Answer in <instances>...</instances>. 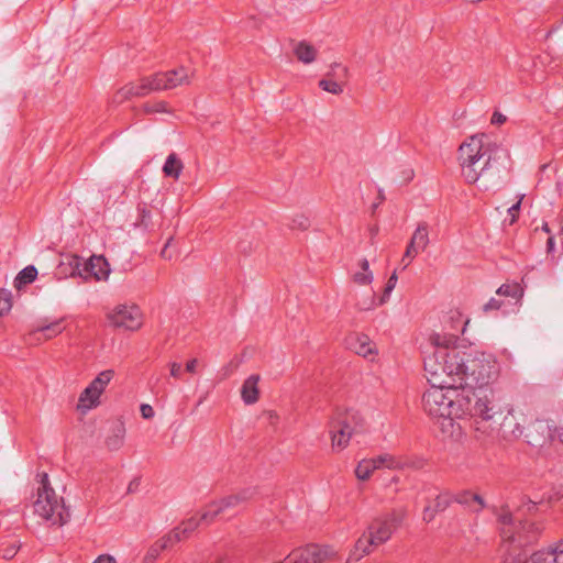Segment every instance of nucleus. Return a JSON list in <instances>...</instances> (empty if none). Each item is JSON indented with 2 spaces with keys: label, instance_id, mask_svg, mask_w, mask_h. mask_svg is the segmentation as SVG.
<instances>
[{
  "label": "nucleus",
  "instance_id": "1",
  "mask_svg": "<svg viewBox=\"0 0 563 563\" xmlns=\"http://www.w3.org/2000/svg\"><path fill=\"white\" fill-rule=\"evenodd\" d=\"M467 321H463L457 314L456 324L451 325L454 333L441 335L435 333L431 335V342L434 345V352L424 357V366L433 375L449 374L446 380L434 379L438 384H450L462 390L483 389L494 383L500 372L497 360L485 353L471 356L466 352L452 346L455 344L459 333L464 332Z\"/></svg>",
  "mask_w": 563,
  "mask_h": 563
},
{
  "label": "nucleus",
  "instance_id": "2",
  "mask_svg": "<svg viewBox=\"0 0 563 563\" xmlns=\"http://www.w3.org/2000/svg\"><path fill=\"white\" fill-rule=\"evenodd\" d=\"M426 377L431 387L422 396V406L428 416L435 420L444 437H454L460 434L461 426L456 423L457 419H463V409H461L459 387L450 384H438L433 379L446 380L449 374L433 375L423 365Z\"/></svg>",
  "mask_w": 563,
  "mask_h": 563
},
{
  "label": "nucleus",
  "instance_id": "3",
  "mask_svg": "<svg viewBox=\"0 0 563 563\" xmlns=\"http://www.w3.org/2000/svg\"><path fill=\"white\" fill-rule=\"evenodd\" d=\"M536 509L537 503L527 499L514 514L504 511L499 515L500 537L504 542L503 563L526 562L525 548L538 541L543 527L540 522L522 519V516Z\"/></svg>",
  "mask_w": 563,
  "mask_h": 563
},
{
  "label": "nucleus",
  "instance_id": "4",
  "mask_svg": "<svg viewBox=\"0 0 563 563\" xmlns=\"http://www.w3.org/2000/svg\"><path fill=\"white\" fill-rule=\"evenodd\" d=\"M508 159L507 150L492 142L486 134L473 135L459 147L462 175L468 184H475L481 176L493 168L498 169L497 165H504Z\"/></svg>",
  "mask_w": 563,
  "mask_h": 563
},
{
  "label": "nucleus",
  "instance_id": "5",
  "mask_svg": "<svg viewBox=\"0 0 563 563\" xmlns=\"http://www.w3.org/2000/svg\"><path fill=\"white\" fill-rule=\"evenodd\" d=\"M37 488V497L33 503L34 512L52 525L64 526L70 519V511L65 506L64 499L57 497L55 490L51 486L48 475L42 473Z\"/></svg>",
  "mask_w": 563,
  "mask_h": 563
},
{
  "label": "nucleus",
  "instance_id": "6",
  "mask_svg": "<svg viewBox=\"0 0 563 563\" xmlns=\"http://www.w3.org/2000/svg\"><path fill=\"white\" fill-rule=\"evenodd\" d=\"M460 402L464 411L463 418L468 416L476 420L489 421L501 413L500 407L494 400L493 391L487 388L463 390Z\"/></svg>",
  "mask_w": 563,
  "mask_h": 563
},
{
  "label": "nucleus",
  "instance_id": "7",
  "mask_svg": "<svg viewBox=\"0 0 563 563\" xmlns=\"http://www.w3.org/2000/svg\"><path fill=\"white\" fill-rule=\"evenodd\" d=\"M364 422L357 410L338 408L331 422L332 446L344 449L354 433L363 431Z\"/></svg>",
  "mask_w": 563,
  "mask_h": 563
},
{
  "label": "nucleus",
  "instance_id": "8",
  "mask_svg": "<svg viewBox=\"0 0 563 563\" xmlns=\"http://www.w3.org/2000/svg\"><path fill=\"white\" fill-rule=\"evenodd\" d=\"M406 517V510L394 509L390 512L375 518L367 528L374 541L380 545L387 542L393 533L400 527Z\"/></svg>",
  "mask_w": 563,
  "mask_h": 563
},
{
  "label": "nucleus",
  "instance_id": "9",
  "mask_svg": "<svg viewBox=\"0 0 563 563\" xmlns=\"http://www.w3.org/2000/svg\"><path fill=\"white\" fill-rule=\"evenodd\" d=\"M498 298H490L487 303L484 305V311L499 310L504 312L514 311L515 308L520 303L523 296V288L521 284H501L496 290Z\"/></svg>",
  "mask_w": 563,
  "mask_h": 563
},
{
  "label": "nucleus",
  "instance_id": "10",
  "mask_svg": "<svg viewBox=\"0 0 563 563\" xmlns=\"http://www.w3.org/2000/svg\"><path fill=\"white\" fill-rule=\"evenodd\" d=\"M107 317L110 324L114 328L135 331L142 325L141 312L135 305H119Z\"/></svg>",
  "mask_w": 563,
  "mask_h": 563
},
{
  "label": "nucleus",
  "instance_id": "11",
  "mask_svg": "<svg viewBox=\"0 0 563 563\" xmlns=\"http://www.w3.org/2000/svg\"><path fill=\"white\" fill-rule=\"evenodd\" d=\"M155 76L142 77L139 82H129L121 87L113 96L112 103L120 104L134 97H145L151 92L158 91L155 85Z\"/></svg>",
  "mask_w": 563,
  "mask_h": 563
},
{
  "label": "nucleus",
  "instance_id": "12",
  "mask_svg": "<svg viewBox=\"0 0 563 563\" xmlns=\"http://www.w3.org/2000/svg\"><path fill=\"white\" fill-rule=\"evenodd\" d=\"M80 274L84 280L95 278L96 282L106 280L111 272L110 264L103 255H91L84 260L80 256Z\"/></svg>",
  "mask_w": 563,
  "mask_h": 563
},
{
  "label": "nucleus",
  "instance_id": "13",
  "mask_svg": "<svg viewBox=\"0 0 563 563\" xmlns=\"http://www.w3.org/2000/svg\"><path fill=\"white\" fill-rule=\"evenodd\" d=\"M527 443L533 448H542L553 439V430L545 420H536L531 422L525 432Z\"/></svg>",
  "mask_w": 563,
  "mask_h": 563
},
{
  "label": "nucleus",
  "instance_id": "14",
  "mask_svg": "<svg viewBox=\"0 0 563 563\" xmlns=\"http://www.w3.org/2000/svg\"><path fill=\"white\" fill-rule=\"evenodd\" d=\"M329 555V549L318 544H309L296 549L287 555L289 563H322Z\"/></svg>",
  "mask_w": 563,
  "mask_h": 563
},
{
  "label": "nucleus",
  "instance_id": "15",
  "mask_svg": "<svg viewBox=\"0 0 563 563\" xmlns=\"http://www.w3.org/2000/svg\"><path fill=\"white\" fill-rule=\"evenodd\" d=\"M155 76V85L158 91L173 89L185 82H188V70L184 66H179L168 71H158Z\"/></svg>",
  "mask_w": 563,
  "mask_h": 563
},
{
  "label": "nucleus",
  "instance_id": "16",
  "mask_svg": "<svg viewBox=\"0 0 563 563\" xmlns=\"http://www.w3.org/2000/svg\"><path fill=\"white\" fill-rule=\"evenodd\" d=\"M453 504V493L449 489L439 492L432 503H428L422 511V520L427 523L434 520L435 516L445 511Z\"/></svg>",
  "mask_w": 563,
  "mask_h": 563
},
{
  "label": "nucleus",
  "instance_id": "17",
  "mask_svg": "<svg viewBox=\"0 0 563 563\" xmlns=\"http://www.w3.org/2000/svg\"><path fill=\"white\" fill-rule=\"evenodd\" d=\"M80 256L77 254H68L57 265L54 275L57 279H67L79 277L80 274Z\"/></svg>",
  "mask_w": 563,
  "mask_h": 563
},
{
  "label": "nucleus",
  "instance_id": "18",
  "mask_svg": "<svg viewBox=\"0 0 563 563\" xmlns=\"http://www.w3.org/2000/svg\"><path fill=\"white\" fill-rule=\"evenodd\" d=\"M395 285L396 284H374V287H371V302L368 305L366 302L360 303L362 309L368 310L374 306H382L386 303L395 288Z\"/></svg>",
  "mask_w": 563,
  "mask_h": 563
},
{
  "label": "nucleus",
  "instance_id": "19",
  "mask_svg": "<svg viewBox=\"0 0 563 563\" xmlns=\"http://www.w3.org/2000/svg\"><path fill=\"white\" fill-rule=\"evenodd\" d=\"M346 345L357 355L364 357L374 353L373 344L366 334L352 333L346 338Z\"/></svg>",
  "mask_w": 563,
  "mask_h": 563
},
{
  "label": "nucleus",
  "instance_id": "20",
  "mask_svg": "<svg viewBox=\"0 0 563 563\" xmlns=\"http://www.w3.org/2000/svg\"><path fill=\"white\" fill-rule=\"evenodd\" d=\"M255 495V489L253 488H244L240 492L225 496L218 500L220 507L222 508L223 512H225L229 509L236 508L242 504L247 503L251 500Z\"/></svg>",
  "mask_w": 563,
  "mask_h": 563
},
{
  "label": "nucleus",
  "instance_id": "21",
  "mask_svg": "<svg viewBox=\"0 0 563 563\" xmlns=\"http://www.w3.org/2000/svg\"><path fill=\"white\" fill-rule=\"evenodd\" d=\"M260 379L258 374H253L244 380L241 389V397L244 404L252 405L258 400L260 390L257 384Z\"/></svg>",
  "mask_w": 563,
  "mask_h": 563
},
{
  "label": "nucleus",
  "instance_id": "22",
  "mask_svg": "<svg viewBox=\"0 0 563 563\" xmlns=\"http://www.w3.org/2000/svg\"><path fill=\"white\" fill-rule=\"evenodd\" d=\"M183 168L184 164L181 159L176 153H170L163 165V173L166 177L178 179Z\"/></svg>",
  "mask_w": 563,
  "mask_h": 563
},
{
  "label": "nucleus",
  "instance_id": "23",
  "mask_svg": "<svg viewBox=\"0 0 563 563\" xmlns=\"http://www.w3.org/2000/svg\"><path fill=\"white\" fill-rule=\"evenodd\" d=\"M101 395L97 390L88 385L80 394L78 399V409H91L99 405V398Z\"/></svg>",
  "mask_w": 563,
  "mask_h": 563
},
{
  "label": "nucleus",
  "instance_id": "24",
  "mask_svg": "<svg viewBox=\"0 0 563 563\" xmlns=\"http://www.w3.org/2000/svg\"><path fill=\"white\" fill-rule=\"evenodd\" d=\"M125 428L122 422L117 423L112 430L111 434L106 439V445L111 451L119 450L124 442Z\"/></svg>",
  "mask_w": 563,
  "mask_h": 563
},
{
  "label": "nucleus",
  "instance_id": "25",
  "mask_svg": "<svg viewBox=\"0 0 563 563\" xmlns=\"http://www.w3.org/2000/svg\"><path fill=\"white\" fill-rule=\"evenodd\" d=\"M411 247L416 246L422 252L429 243L428 224L426 222L419 223L416 231L410 239Z\"/></svg>",
  "mask_w": 563,
  "mask_h": 563
},
{
  "label": "nucleus",
  "instance_id": "26",
  "mask_svg": "<svg viewBox=\"0 0 563 563\" xmlns=\"http://www.w3.org/2000/svg\"><path fill=\"white\" fill-rule=\"evenodd\" d=\"M378 544L374 541L369 532L364 533L358 538V540L355 543V552L353 555H355L354 560H360L363 555L368 554L372 550V547H377Z\"/></svg>",
  "mask_w": 563,
  "mask_h": 563
},
{
  "label": "nucleus",
  "instance_id": "27",
  "mask_svg": "<svg viewBox=\"0 0 563 563\" xmlns=\"http://www.w3.org/2000/svg\"><path fill=\"white\" fill-rule=\"evenodd\" d=\"M65 320V318H60L58 320L48 322V323H41L35 329L34 332H42L45 336V339H52L54 336H57L64 331V327L62 325V322Z\"/></svg>",
  "mask_w": 563,
  "mask_h": 563
},
{
  "label": "nucleus",
  "instance_id": "28",
  "mask_svg": "<svg viewBox=\"0 0 563 563\" xmlns=\"http://www.w3.org/2000/svg\"><path fill=\"white\" fill-rule=\"evenodd\" d=\"M137 213L139 218L135 222V227L141 228L145 231L153 230L154 223L152 221V212L147 208L146 203L143 202L137 205Z\"/></svg>",
  "mask_w": 563,
  "mask_h": 563
},
{
  "label": "nucleus",
  "instance_id": "29",
  "mask_svg": "<svg viewBox=\"0 0 563 563\" xmlns=\"http://www.w3.org/2000/svg\"><path fill=\"white\" fill-rule=\"evenodd\" d=\"M295 54L300 62L310 64L316 59L317 51L312 45L300 42L295 49Z\"/></svg>",
  "mask_w": 563,
  "mask_h": 563
},
{
  "label": "nucleus",
  "instance_id": "30",
  "mask_svg": "<svg viewBox=\"0 0 563 563\" xmlns=\"http://www.w3.org/2000/svg\"><path fill=\"white\" fill-rule=\"evenodd\" d=\"M113 377L114 371L106 369L99 373L98 376L89 385L93 387L99 395H101Z\"/></svg>",
  "mask_w": 563,
  "mask_h": 563
},
{
  "label": "nucleus",
  "instance_id": "31",
  "mask_svg": "<svg viewBox=\"0 0 563 563\" xmlns=\"http://www.w3.org/2000/svg\"><path fill=\"white\" fill-rule=\"evenodd\" d=\"M556 561L553 548H551L534 552L529 560L526 558L523 563H556Z\"/></svg>",
  "mask_w": 563,
  "mask_h": 563
},
{
  "label": "nucleus",
  "instance_id": "32",
  "mask_svg": "<svg viewBox=\"0 0 563 563\" xmlns=\"http://www.w3.org/2000/svg\"><path fill=\"white\" fill-rule=\"evenodd\" d=\"M374 470H376V464L372 461V459L363 460L356 466L355 475L358 479L366 481L371 477Z\"/></svg>",
  "mask_w": 563,
  "mask_h": 563
},
{
  "label": "nucleus",
  "instance_id": "33",
  "mask_svg": "<svg viewBox=\"0 0 563 563\" xmlns=\"http://www.w3.org/2000/svg\"><path fill=\"white\" fill-rule=\"evenodd\" d=\"M220 514H223V510L222 508L220 507L219 503L218 501H212L211 504L208 505V508L207 510H205L200 517H199V520L201 522H205L207 525L211 523L216 518L217 516H219Z\"/></svg>",
  "mask_w": 563,
  "mask_h": 563
},
{
  "label": "nucleus",
  "instance_id": "34",
  "mask_svg": "<svg viewBox=\"0 0 563 563\" xmlns=\"http://www.w3.org/2000/svg\"><path fill=\"white\" fill-rule=\"evenodd\" d=\"M37 275V268L34 265H27L16 274L13 282H35Z\"/></svg>",
  "mask_w": 563,
  "mask_h": 563
},
{
  "label": "nucleus",
  "instance_id": "35",
  "mask_svg": "<svg viewBox=\"0 0 563 563\" xmlns=\"http://www.w3.org/2000/svg\"><path fill=\"white\" fill-rule=\"evenodd\" d=\"M373 462L376 464V468L386 466L387 468H398L400 463L390 454H380L374 459Z\"/></svg>",
  "mask_w": 563,
  "mask_h": 563
},
{
  "label": "nucleus",
  "instance_id": "36",
  "mask_svg": "<svg viewBox=\"0 0 563 563\" xmlns=\"http://www.w3.org/2000/svg\"><path fill=\"white\" fill-rule=\"evenodd\" d=\"M472 490L463 489L457 493H453V503H456L470 511H472Z\"/></svg>",
  "mask_w": 563,
  "mask_h": 563
},
{
  "label": "nucleus",
  "instance_id": "37",
  "mask_svg": "<svg viewBox=\"0 0 563 563\" xmlns=\"http://www.w3.org/2000/svg\"><path fill=\"white\" fill-rule=\"evenodd\" d=\"M319 87L323 89L327 92H330L332 95H340L343 92L342 85L333 79L330 78H322L319 81Z\"/></svg>",
  "mask_w": 563,
  "mask_h": 563
},
{
  "label": "nucleus",
  "instance_id": "38",
  "mask_svg": "<svg viewBox=\"0 0 563 563\" xmlns=\"http://www.w3.org/2000/svg\"><path fill=\"white\" fill-rule=\"evenodd\" d=\"M361 268H362V272H356L354 275H353V280L352 282H357V283H361V282H373V274L372 272H369V264H368V261L367 260H362L361 261Z\"/></svg>",
  "mask_w": 563,
  "mask_h": 563
},
{
  "label": "nucleus",
  "instance_id": "39",
  "mask_svg": "<svg viewBox=\"0 0 563 563\" xmlns=\"http://www.w3.org/2000/svg\"><path fill=\"white\" fill-rule=\"evenodd\" d=\"M12 308V295L5 288H0V317L7 314Z\"/></svg>",
  "mask_w": 563,
  "mask_h": 563
},
{
  "label": "nucleus",
  "instance_id": "40",
  "mask_svg": "<svg viewBox=\"0 0 563 563\" xmlns=\"http://www.w3.org/2000/svg\"><path fill=\"white\" fill-rule=\"evenodd\" d=\"M144 112L147 114L151 113H166L168 112V103L166 101H156L153 103L146 102L143 106Z\"/></svg>",
  "mask_w": 563,
  "mask_h": 563
},
{
  "label": "nucleus",
  "instance_id": "41",
  "mask_svg": "<svg viewBox=\"0 0 563 563\" xmlns=\"http://www.w3.org/2000/svg\"><path fill=\"white\" fill-rule=\"evenodd\" d=\"M170 538H162L148 550V555L153 559L157 558L163 550L169 548Z\"/></svg>",
  "mask_w": 563,
  "mask_h": 563
},
{
  "label": "nucleus",
  "instance_id": "42",
  "mask_svg": "<svg viewBox=\"0 0 563 563\" xmlns=\"http://www.w3.org/2000/svg\"><path fill=\"white\" fill-rule=\"evenodd\" d=\"M201 523V521L199 520V518L197 517H191L185 521H183L180 523V527L183 529V534L185 537H189L191 532H194L198 526Z\"/></svg>",
  "mask_w": 563,
  "mask_h": 563
},
{
  "label": "nucleus",
  "instance_id": "43",
  "mask_svg": "<svg viewBox=\"0 0 563 563\" xmlns=\"http://www.w3.org/2000/svg\"><path fill=\"white\" fill-rule=\"evenodd\" d=\"M309 227H310V220L303 214L296 216L291 220V224H289L290 229H292V230L298 229L301 231L307 230Z\"/></svg>",
  "mask_w": 563,
  "mask_h": 563
},
{
  "label": "nucleus",
  "instance_id": "44",
  "mask_svg": "<svg viewBox=\"0 0 563 563\" xmlns=\"http://www.w3.org/2000/svg\"><path fill=\"white\" fill-rule=\"evenodd\" d=\"M472 512L479 514L487 507L485 499L477 493L472 492Z\"/></svg>",
  "mask_w": 563,
  "mask_h": 563
},
{
  "label": "nucleus",
  "instance_id": "45",
  "mask_svg": "<svg viewBox=\"0 0 563 563\" xmlns=\"http://www.w3.org/2000/svg\"><path fill=\"white\" fill-rule=\"evenodd\" d=\"M520 208H521V199L519 201H517L516 203H514L510 208H508V210H507L508 218L505 219L504 222L508 221L509 225L514 224L517 221V219L519 218Z\"/></svg>",
  "mask_w": 563,
  "mask_h": 563
},
{
  "label": "nucleus",
  "instance_id": "46",
  "mask_svg": "<svg viewBox=\"0 0 563 563\" xmlns=\"http://www.w3.org/2000/svg\"><path fill=\"white\" fill-rule=\"evenodd\" d=\"M327 76L328 77L333 76V77H336L340 80L344 79L347 76V68L342 66L341 64L334 63L332 65V71H330Z\"/></svg>",
  "mask_w": 563,
  "mask_h": 563
},
{
  "label": "nucleus",
  "instance_id": "47",
  "mask_svg": "<svg viewBox=\"0 0 563 563\" xmlns=\"http://www.w3.org/2000/svg\"><path fill=\"white\" fill-rule=\"evenodd\" d=\"M164 538H170V542H169V547L174 545L175 543L186 539L187 537H185L183 534V529L180 527V525L178 527H176L170 533L164 536Z\"/></svg>",
  "mask_w": 563,
  "mask_h": 563
},
{
  "label": "nucleus",
  "instance_id": "48",
  "mask_svg": "<svg viewBox=\"0 0 563 563\" xmlns=\"http://www.w3.org/2000/svg\"><path fill=\"white\" fill-rule=\"evenodd\" d=\"M419 253H420V251L416 246L411 247V243L409 242L407 247H406V252H405V254L402 256V260H401V263H404L405 267Z\"/></svg>",
  "mask_w": 563,
  "mask_h": 563
},
{
  "label": "nucleus",
  "instance_id": "49",
  "mask_svg": "<svg viewBox=\"0 0 563 563\" xmlns=\"http://www.w3.org/2000/svg\"><path fill=\"white\" fill-rule=\"evenodd\" d=\"M141 415L144 419H152L154 417V409L148 404H142L140 407Z\"/></svg>",
  "mask_w": 563,
  "mask_h": 563
},
{
  "label": "nucleus",
  "instance_id": "50",
  "mask_svg": "<svg viewBox=\"0 0 563 563\" xmlns=\"http://www.w3.org/2000/svg\"><path fill=\"white\" fill-rule=\"evenodd\" d=\"M19 545L12 544L3 550V559L11 560L18 553Z\"/></svg>",
  "mask_w": 563,
  "mask_h": 563
},
{
  "label": "nucleus",
  "instance_id": "51",
  "mask_svg": "<svg viewBox=\"0 0 563 563\" xmlns=\"http://www.w3.org/2000/svg\"><path fill=\"white\" fill-rule=\"evenodd\" d=\"M553 551L558 560L556 563H563V539L556 543Z\"/></svg>",
  "mask_w": 563,
  "mask_h": 563
},
{
  "label": "nucleus",
  "instance_id": "52",
  "mask_svg": "<svg viewBox=\"0 0 563 563\" xmlns=\"http://www.w3.org/2000/svg\"><path fill=\"white\" fill-rule=\"evenodd\" d=\"M507 120L506 115H504L501 112L499 111H495L492 115V119H490V123L492 124H495V125H499V124H503L505 123Z\"/></svg>",
  "mask_w": 563,
  "mask_h": 563
},
{
  "label": "nucleus",
  "instance_id": "53",
  "mask_svg": "<svg viewBox=\"0 0 563 563\" xmlns=\"http://www.w3.org/2000/svg\"><path fill=\"white\" fill-rule=\"evenodd\" d=\"M170 366V375L175 378H179L181 375V364L177 362H173L169 364Z\"/></svg>",
  "mask_w": 563,
  "mask_h": 563
},
{
  "label": "nucleus",
  "instance_id": "54",
  "mask_svg": "<svg viewBox=\"0 0 563 563\" xmlns=\"http://www.w3.org/2000/svg\"><path fill=\"white\" fill-rule=\"evenodd\" d=\"M93 563H115V559L109 554L99 555Z\"/></svg>",
  "mask_w": 563,
  "mask_h": 563
},
{
  "label": "nucleus",
  "instance_id": "55",
  "mask_svg": "<svg viewBox=\"0 0 563 563\" xmlns=\"http://www.w3.org/2000/svg\"><path fill=\"white\" fill-rule=\"evenodd\" d=\"M197 365H198V360L197 358H192L190 361L187 362L186 364V371L188 373H196V368H197Z\"/></svg>",
  "mask_w": 563,
  "mask_h": 563
},
{
  "label": "nucleus",
  "instance_id": "56",
  "mask_svg": "<svg viewBox=\"0 0 563 563\" xmlns=\"http://www.w3.org/2000/svg\"><path fill=\"white\" fill-rule=\"evenodd\" d=\"M554 247H555L554 236L550 235L547 240V252L552 253L554 251Z\"/></svg>",
  "mask_w": 563,
  "mask_h": 563
},
{
  "label": "nucleus",
  "instance_id": "57",
  "mask_svg": "<svg viewBox=\"0 0 563 563\" xmlns=\"http://www.w3.org/2000/svg\"><path fill=\"white\" fill-rule=\"evenodd\" d=\"M173 239H169L167 241V243L165 244L164 249L162 250L161 252V255L164 257V258H170L172 255L168 253V249L170 246V243H172Z\"/></svg>",
  "mask_w": 563,
  "mask_h": 563
},
{
  "label": "nucleus",
  "instance_id": "58",
  "mask_svg": "<svg viewBox=\"0 0 563 563\" xmlns=\"http://www.w3.org/2000/svg\"><path fill=\"white\" fill-rule=\"evenodd\" d=\"M139 485H140L139 478H134L133 481L130 482V484L128 486V492L134 493L137 489Z\"/></svg>",
  "mask_w": 563,
  "mask_h": 563
},
{
  "label": "nucleus",
  "instance_id": "59",
  "mask_svg": "<svg viewBox=\"0 0 563 563\" xmlns=\"http://www.w3.org/2000/svg\"><path fill=\"white\" fill-rule=\"evenodd\" d=\"M378 203H382L385 200V195L382 189L378 190Z\"/></svg>",
  "mask_w": 563,
  "mask_h": 563
},
{
  "label": "nucleus",
  "instance_id": "60",
  "mask_svg": "<svg viewBox=\"0 0 563 563\" xmlns=\"http://www.w3.org/2000/svg\"><path fill=\"white\" fill-rule=\"evenodd\" d=\"M397 279H398L397 273H396V271H394L387 282H397Z\"/></svg>",
  "mask_w": 563,
  "mask_h": 563
},
{
  "label": "nucleus",
  "instance_id": "61",
  "mask_svg": "<svg viewBox=\"0 0 563 563\" xmlns=\"http://www.w3.org/2000/svg\"><path fill=\"white\" fill-rule=\"evenodd\" d=\"M542 230L545 232V233H551V229L549 227V224L547 222H543L542 224Z\"/></svg>",
  "mask_w": 563,
  "mask_h": 563
},
{
  "label": "nucleus",
  "instance_id": "62",
  "mask_svg": "<svg viewBox=\"0 0 563 563\" xmlns=\"http://www.w3.org/2000/svg\"><path fill=\"white\" fill-rule=\"evenodd\" d=\"M522 433H523V431H522V430H520V429H518L517 431H516V430H512V434H514L515 437H520V435H522Z\"/></svg>",
  "mask_w": 563,
  "mask_h": 563
},
{
  "label": "nucleus",
  "instance_id": "63",
  "mask_svg": "<svg viewBox=\"0 0 563 563\" xmlns=\"http://www.w3.org/2000/svg\"><path fill=\"white\" fill-rule=\"evenodd\" d=\"M377 232H378V229L376 227L371 229L372 235H375Z\"/></svg>",
  "mask_w": 563,
  "mask_h": 563
},
{
  "label": "nucleus",
  "instance_id": "64",
  "mask_svg": "<svg viewBox=\"0 0 563 563\" xmlns=\"http://www.w3.org/2000/svg\"><path fill=\"white\" fill-rule=\"evenodd\" d=\"M217 563H227V560L224 558H221L217 561Z\"/></svg>",
  "mask_w": 563,
  "mask_h": 563
}]
</instances>
